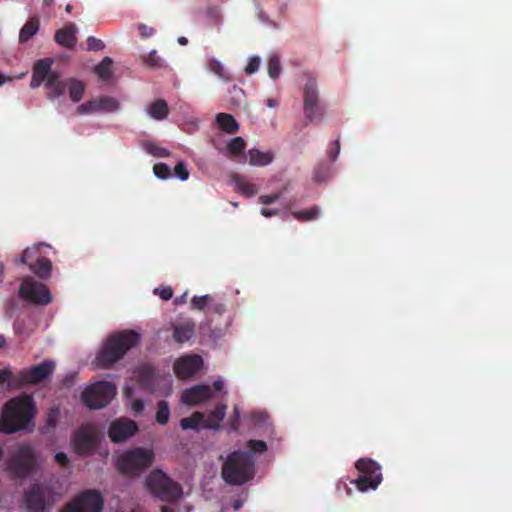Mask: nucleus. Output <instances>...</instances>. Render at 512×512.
<instances>
[{"instance_id": "nucleus-1", "label": "nucleus", "mask_w": 512, "mask_h": 512, "mask_svg": "<svg viewBox=\"0 0 512 512\" xmlns=\"http://www.w3.org/2000/svg\"><path fill=\"white\" fill-rule=\"evenodd\" d=\"M247 451L237 450L230 453L221 469L223 480L230 484L241 486L254 478L256 453L267 451V444L263 440L251 439L246 443Z\"/></svg>"}, {"instance_id": "nucleus-2", "label": "nucleus", "mask_w": 512, "mask_h": 512, "mask_svg": "<svg viewBox=\"0 0 512 512\" xmlns=\"http://www.w3.org/2000/svg\"><path fill=\"white\" fill-rule=\"evenodd\" d=\"M36 414L33 397L28 394L9 399L0 415V431L12 434L27 429Z\"/></svg>"}, {"instance_id": "nucleus-3", "label": "nucleus", "mask_w": 512, "mask_h": 512, "mask_svg": "<svg viewBox=\"0 0 512 512\" xmlns=\"http://www.w3.org/2000/svg\"><path fill=\"white\" fill-rule=\"evenodd\" d=\"M140 339V334L134 330H122L109 335L97 353V366L103 369L111 368L130 349L137 346Z\"/></svg>"}, {"instance_id": "nucleus-4", "label": "nucleus", "mask_w": 512, "mask_h": 512, "mask_svg": "<svg viewBox=\"0 0 512 512\" xmlns=\"http://www.w3.org/2000/svg\"><path fill=\"white\" fill-rule=\"evenodd\" d=\"M155 460L153 450L144 447L130 448L121 453L116 460L118 472L126 477H138L149 469Z\"/></svg>"}, {"instance_id": "nucleus-5", "label": "nucleus", "mask_w": 512, "mask_h": 512, "mask_svg": "<svg viewBox=\"0 0 512 512\" xmlns=\"http://www.w3.org/2000/svg\"><path fill=\"white\" fill-rule=\"evenodd\" d=\"M54 59L43 58L37 60L32 68L30 87H40L43 83L47 91V97L54 100L64 95V86L58 72L52 71Z\"/></svg>"}, {"instance_id": "nucleus-6", "label": "nucleus", "mask_w": 512, "mask_h": 512, "mask_svg": "<svg viewBox=\"0 0 512 512\" xmlns=\"http://www.w3.org/2000/svg\"><path fill=\"white\" fill-rule=\"evenodd\" d=\"M5 470L13 480H24L37 470V455L27 443L20 444L5 463Z\"/></svg>"}, {"instance_id": "nucleus-7", "label": "nucleus", "mask_w": 512, "mask_h": 512, "mask_svg": "<svg viewBox=\"0 0 512 512\" xmlns=\"http://www.w3.org/2000/svg\"><path fill=\"white\" fill-rule=\"evenodd\" d=\"M145 485L152 495L165 502H176L183 494L182 486L161 470L150 472Z\"/></svg>"}, {"instance_id": "nucleus-8", "label": "nucleus", "mask_w": 512, "mask_h": 512, "mask_svg": "<svg viewBox=\"0 0 512 512\" xmlns=\"http://www.w3.org/2000/svg\"><path fill=\"white\" fill-rule=\"evenodd\" d=\"M356 469L360 475L351 483L356 486L360 492L375 490L382 482L381 466L371 458H361L355 463Z\"/></svg>"}, {"instance_id": "nucleus-9", "label": "nucleus", "mask_w": 512, "mask_h": 512, "mask_svg": "<svg viewBox=\"0 0 512 512\" xmlns=\"http://www.w3.org/2000/svg\"><path fill=\"white\" fill-rule=\"evenodd\" d=\"M303 112L308 123H320L325 109L320 104L319 90L316 79L310 77L303 87Z\"/></svg>"}, {"instance_id": "nucleus-10", "label": "nucleus", "mask_w": 512, "mask_h": 512, "mask_svg": "<svg viewBox=\"0 0 512 512\" xmlns=\"http://www.w3.org/2000/svg\"><path fill=\"white\" fill-rule=\"evenodd\" d=\"M116 395V386L109 381H98L82 393V401L90 409H101Z\"/></svg>"}, {"instance_id": "nucleus-11", "label": "nucleus", "mask_w": 512, "mask_h": 512, "mask_svg": "<svg viewBox=\"0 0 512 512\" xmlns=\"http://www.w3.org/2000/svg\"><path fill=\"white\" fill-rule=\"evenodd\" d=\"M18 295L21 299L34 305L44 306L52 301V296L47 286L36 281L31 276L22 278Z\"/></svg>"}, {"instance_id": "nucleus-12", "label": "nucleus", "mask_w": 512, "mask_h": 512, "mask_svg": "<svg viewBox=\"0 0 512 512\" xmlns=\"http://www.w3.org/2000/svg\"><path fill=\"white\" fill-rule=\"evenodd\" d=\"M104 499L100 491L88 489L67 503L61 512H101Z\"/></svg>"}, {"instance_id": "nucleus-13", "label": "nucleus", "mask_w": 512, "mask_h": 512, "mask_svg": "<svg viewBox=\"0 0 512 512\" xmlns=\"http://www.w3.org/2000/svg\"><path fill=\"white\" fill-rule=\"evenodd\" d=\"M71 442L79 455L92 454L98 446L99 432L93 424H83L74 431Z\"/></svg>"}, {"instance_id": "nucleus-14", "label": "nucleus", "mask_w": 512, "mask_h": 512, "mask_svg": "<svg viewBox=\"0 0 512 512\" xmlns=\"http://www.w3.org/2000/svg\"><path fill=\"white\" fill-rule=\"evenodd\" d=\"M26 508L30 512H47L52 505V491L49 487L35 484L24 496Z\"/></svg>"}, {"instance_id": "nucleus-15", "label": "nucleus", "mask_w": 512, "mask_h": 512, "mask_svg": "<svg viewBox=\"0 0 512 512\" xmlns=\"http://www.w3.org/2000/svg\"><path fill=\"white\" fill-rule=\"evenodd\" d=\"M54 365L51 362H42L17 373L16 379L19 385L37 384L47 379L53 372Z\"/></svg>"}, {"instance_id": "nucleus-16", "label": "nucleus", "mask_w": 512, "mask_h": 512, "mask_svg": "<svg viewBox=\"0 0 512 512\" xmlns=\"http://www.w3.org/2000/svg\"><path fill=\"white\" fill-rule=\"evenodd\" d=\"M203 366V359L196 354L184 355L178 358L173 365L175 375L180 379L195 376Z\"/></svg>"}, {"instance_id": "nucleus-17", "label": "nucleus", "mask_w": 512, "mask_h": 512, "mask_svg": "<svg viewBox=\"0 0 512 512\" xmlns=\"http://www.w3.org/2000/svg\"><path fill=\"white\" fill-rule=\"evenodd\" d=\"M137 431L136 422L128 418H119L111 422L108 436L113 443H121L135 435Z\"/></svg>"}, {"instance_id": "nucleus-18", "label": "nucleus", "mask_w": 512, "mask_h": 512, "mask_svg": "<svg viewBox=\"0 0 512 512\" xmlns=\"http://www.w3.org/2000/svg\"><path fill=\"white\" fill-rule=\"evenodd\" d=\"M213 396L212 387L209 385H196L184 390L182 394V402L186 405H198Z\"/></svg>"}, {"instance_id": "nucleus-19", "label": "nucleus", "mask_w": 512, "mask_h": 512, "mask_svg": "<svg viewBox=\"0 0 512 512\" xmlns=\"http://www.w3.org/2000/svg\"><path fill=\"white\" fill-rule=\"evenodd\" d=\"M76 26L74 23H69L55 33V41L66 48H73L76 44Z\"/></svg>"}, {"instance_id": "nucleus-20", "label": "nucleus", "mask_w": 512, "mask_h": 512, "mask_svg": "<svg viewBox=\"0 0 512 512\" xmlns=\"http://www.w3.org/2000/svg\"><path fill=\"white\" fill-rule=\"evenodd\" d=\"M173 339L177 343H185L189 341L195 333V323L186 320L179 324H173Z\"/></svg>"}, {"instance_id": "nucleus-21", "label": "nucleus", "mask_w": 512, "mask_h": 512, "mask_svg": "<svg viewBox=\"0 0 512 512\" xmlns=\"http://www.w3.org/2000/svg\"><path fill=\"white\" fill-rule=\"evenodd\" d=\"M63 86H64V92L66 89H68L69 92V98L72 102H79L82 100L86 86L83 81L71 77L66 80H62Z\"/></svg>"}, {"instance_id": "nucleus-22", "label": "nucleus", "mask_w": 512, "mask_h": 512, "mask_svg": "<svg viewBox=\"0 0 512 512\" xmlns=\"http://www.w3.org/2000/svg\"><path fill=\"white\" fill-rule=\"evenodd\" d=\"M226 405H218L213 409L207 416V418H204V424L203 428L208 429H218L220 422L224 419L226 414Z\"/></svg>"}, {"instance_id": "nucleus-23", "label": "nucleus", "mask_w": 512, "mask_h": 512, "mask_svg": "<svg viewBox=\"0 0 512 512\" xmlns=\"http://www.w3.org/2000/svg\"><path fill=\"white\" fill-rule=\"evenodd\" d=\"M249 164L253 166H266L273 161L274 155L270 151L262 152L258 149L248 151Z\"/></svg>"}, {"instance_id": "nucleus-24", "label": "nucleus", "mask_w": 512, "mask_h": 512, "mask_svg": "<svg viewBox=\"0 0 512 512\" xmlns=\"http://www.w3.org/2000/svg\"><path fill=\"white\" fill-rule=\"evenodd\" d=\"M156 375V369L151 365H142L136 371L138 381L146 388L153 386Z\"/></svg>"}, {"instance_id": "nucleus-25", "label": "nucleus", "mask_w": 512, "mask_h": 512, "mask_svg": "<svg viewBox=\"0 0 512 512\" xmlns=\"http://www.w3.org/2000/svg\"><path fill=\"white\" fill-rule=\"evenodd\" d=\"M51 269L52 263L46 257H37L34 263H30V270L42 279H46L50 276Z\"/></svg>"}, {"instance_id": "nucleus-26", "label": "nucleus", "mask_w": 512, "mask_h": 512, "mask_svg": "<svg viewBox=\"0 0 512 512\" xmlns=\"http://www.w3.org/2000/svg\"><path fill=\"white\" fill-rule=\"evenodd\" d=\"M216 121L219 127L229 134H234L239 129L237 121L231 114L219 113L216 116Z\"/></svg>"}, {"instance_id": "nucleus-27", "label": "nucleus", "mask_w": 512, "mask_h": 512, "mask_svg": "<svg viewBox=\"0 0 512 512\" xmlns=\"http://www.w3.org/2000/svg\"><path fill=\"white\" fill-rule=\"evenodd\" d=\"M149 115L155 120H163L168 116L169 109L165 100L158 99L148 107Z\"/></svg>"}, {"instance_id": "nucleus-28", "label": "nucleus", "mask_w": 512, "mask_h": 512, "mask_svg": "<svg viewBox=\"0 0 512 512\" xmlns=\"http://www.w3.org/2000/svg\"><path fill=\"white\" fill-rule=\"evenodd\" d=\"M38 30L39 19L37 17L30 18L20 30L19 41L21 43L27 42L37 33Z\"/></svg>"}, {"instance_id": "nucleus-29", "label": "nucleus", "mask_w": 512, "mask_h": 512, "mask_svg": "<svg viewBox=\"0 0 512 512\" xmlns=\"http://www.w3.org/2000/svg\"><path fill=\"white\" fill-rule=\"evenodd\" d=\"M204 422L203 413L196 411L190 417L182 418L180 420V426L183 430H199L200 428H203Z\"/></svg>"}, {"instance_id": "nucleus-30", "label": "nucleus", "mask_w": 512, "mask_h": 512, "mask_svg": "<svg viewBox=\"0 0 512 512\" xmlns=\"http://www.w3.org/2000/svg\"><path fill=\"white\" fill-rule=\"evenodd\" d=\"M112 65V58L106 56L98 65L95 66L94 72L100 79L108 81L112 77Z\"/></svg>"}, {"instance_id": "nucleus-31", "label": "nucleus", "mask_w": 512, "mask_h": 512, "mask_svg": "<svg viewBox=\"0 0 512 512\" xmlns=\"http://www.w3.org/2000/svg\"><path fill=\"white\" fill-rule=\"evenodd\" d=\"M320 213V208L318 206H313L306 210L294 211L292 216L301 222H308L317 219Z\"/></svg>"}, {"instance_id": "nucleus-32", "label": "nucleus", "mask_w": 512, "mask_h": 512, "mask_svg": "<svg viewBox=\"0 0 512 512\" xmlns=\"http://www.w3.org/2000/svg\"><path fill=\"white\" fill-rule=\"evenodd\" d=\"M234 180L238 190L245 196L251 197L257 193L255 185L246 181L242 176L236 175Z\"/></svg>"}, {"instance_id": "nucleus-33", "label": "nucleus", "mask_w": 512, "mask_h": 512, "mask_svg": "<svg viewBox=\"0 0 512 512\" xmlns=\"http://www.w3.org/2000/svg\"><path fill=\"white\" fill-rule=\"evenodd\" d=\"M96 100L98 105V112H113L116 111L119 107L117 100L112 97L104 96L96 98Z\"/></svg>"}, {"instance_id": "nucleus-34", "label": "nucleus", "mask_w": 512, "mask_h": 512, "mask_svg": "<svg viewBox=\"0 0 512 512\" xmlns=\"http://www.w3.org/2000/svg\"><path fill=\"white\" fill-rule=\"evenodd\" d=\"M144 150L154 157H168L170 152L163 147L158 146L155 142L146 141L143 144Z\"/></svg>"}, {"instance_id": "nucleus-35", "label": "nucleus", "mask_w": 512, "mask_h": 512, "mask_svg": "<svg viewBox=\"0 0 512 512\" xmlns=\"http://www.w3.org/2000/svg\"><path fill=\"white\" fill-rule=\"evenodd\" d=\"M245 147V140L242 137H235L229 142L227 149L232 156L237 157L243 153Z\"/></svg>"}, {"instance_id": "nucleus-36", "label": "nucleus", "mask_w": 512, "mask_h": 512, "mask_svg": "<svg viewBox=\"0 0 512 512\" xmlns=\"http://www.w3.org/2000/svg\"><path fill=\"white\" fill-rule=\"evenodd\" d=\"M170 417V409L168 402L165 400H161L158 402V410L156 413V421L161 424H167Z\"/></svg>"}, {"instance_id": "nucleus-37", "label": "nucleus", "mask_w": 512, "mask_h": 512, "mask_svg": "<svg viewBox=\"0 0 512 512\" xmlns=\"http://www.w3.org/2000/svg\"><path fill=\"white\" fill-rule=\"evenodd\" d=\"M39 250L37 247H28L26 248L20 259L15 261V263L27 264L30 267V263H34V260L38 257Z\"/></svg>"}, {"instance_id": "nucleus-38", "label": "nucleus", "mask_w": 512, "mask_h": 512, "mask_svg": "<svg viewBox=\"0 0 512 512\" xmlns=\"http://www.w3.org/2000/svg\"><path fill=\"white\" fill-rule=\"evenodd\" d=\"M281 73L280 59L277 55L270 56L268 60V75L277 79Z\"/></svg>"}, {"instance_id": "nucleus-39", "label": "nucleus", "mask_w": 512, "mask_h": 512, "mask_svg": "<svg viewBox=\"0 0 512 512\" xmlns=\"http://www.w3.org/2000/svg\"><path fill=\"white\" fill-rule=\"evenodd\" d=\"M98 112L97 100H89L76 108V113L79 115L92 114Z\"/></svg>"}, {"instance_id": "nucleus-40", "label": "nucleus", "mask_w": 512, "mask_h": 512, "mask_svg": "<svg viewBox=\"0 0 512 512\" xmlns=\"http://www.w3.org/2000/svg\"><path fill=\"white\" fill-rule=\"evenodd\" d=\"M144 63L153 69L160 68L163 66V60L157 55L155 50L151 51L148 55L143 57Z\"/></svg>"}, {"instance_id": "nucleus-41", "label": "nucleus", "mask_w": 512, "mask_h": 512, "mask_svg": "<svg viewBox=\"0 0 512 512\" xmlns=\"http://www.w3.org/2000/svg\"><path fill=\"white\" fill-rule=\"evenodd\" d=\"M209 69L211 72L216 74L219 78H221L225 81L230 80V76L226 73L223 65L218 60L212 59L209 62Z\"/></svg>"}, {"instance_id": "nucleus-42", "label": "nucleus", "mask_w": 512, "mask_h": 512, "mask_svg": "<svg viewBox=\"0 0 512 512\" xmlns=\"http://www.w3.org/2000/svg\"><path fill=\"white\" fill-rule=\"evenodd\" d=\"M153 172L156 175V177L160 179H167L172 174L170 167L165 163L155 164L153 167Z\"/></svg>"}, {"instance_id": "nucleus-43", "label": "nucleus", "mask_w": 512, "mask_h": 512, "mask_svg": "<svg viewBox=\"0 0 512 512\" xmlns=\"http://www.w3.org/2000/svg\"><path fill=\"white\" fill-rule=\"evenodd\" d=\"M211 298L208 295L194 296L191 300L192 309L203 311L207 307Z\"/></svg>"}, {"instance_id": "nucleus-44", "label": "nucleus", "mask_w": 512, "mask_h": 512, "mask_svg": "<svg viewBox=\"0 0 512 512\" xmlns=\"http://www.w3.org/2000/svg\"><path fill=\"white\" fill-rule=\"evenodd\" d=\"M329 168L324 165H319L314 169V180L317 183H322L328 179Z\"/></svg>"}, {"instance_id": "nucleus-45", "label": "nucleus", "mask_w": 512, "mask_h": 512, "mask_svg": "<svg viewBox=\"0 0 512 512\" xmlns=\"http://www.w3.org/2000/svg\"><path fill=\"white\" fill-rule=\"evenodd\" d=\"M105 48V44L102 40L90 36L87 38V49L89 51H102Z\"/></svg>"}, {"instance_id": "nucleus-46", "label": "nucleus", "mask_w": 512, "mask_h": 512, "mask_svg": "<svg viewBox=\"0 0 512 512\" xmlns=\"http://www.w3.org/2000/svg\"><path fill=\"white\" fill-rule=\"evenodd\" d=\"M261 59L259 56L250 57L247 66L244 71L246 74L250 75L255 73L260 67Z\"/></svg>"}, {"instance_id": "nucleus-47", "label": "nucleus", "mask_w": 512, "mask_h": 512, "mask_svg": "<svg viewBox=\"0 0 512 512\" xmlns=\"http://www.w3.org/2000/svg\"><path fill=\"white\" fill-rule=\"evenodd\" d=\"M174 174L182 181H185L189 178V171L187 170L185 164L182 161L176 164L174 168Z\"/></svg>"}, {"instance_id": "nucleus-48", "label": "nucleus", "mask_w": 512, "mask_h": 512, "mask_svg": "<svg viewBox=\"0 0 512 512\" xmlns=\"http://www.w3.org/2000/svg\"><path fill=\"white\" fill-rule=\"evenodd\" d=\"M281 197H282V192H277V193L270 194V195H261L259 197V202L264 205H269V204L276 202Z\"/></svg>"}, {"instance_id": "nucleus-49", "label": "nucleus", "mask_w": 512, "mask_h": 512, "mask_svg": "<svg viewBox=\"0 0 512 512\" xmlns=\"http://www.w3.org/2000/svg\"><path fill=\"white\" fill-rule=\"evenodd\" d=\"M5 382L17 383L16 375L14 376L9 369H0V383Z\"/></svg>"}, {"instance_id": "nucleus-50", "label": "nucleus", "mask_w": 512, "mask_h": 512, "mask_svg": "<svg viewBox=\"0 0 512 512\" xmlns=\"http://www.w3.org/2000/svg\"><path fill=\"white\" fill-rule=\"evenodd\" d=\"M155 294H158L159 297L163 300H170L173 297V290L171 287H163L161 289H155Z\"/></svg>"}, {"instance_id": "nucleus-51", "label": "nucleus", "mask_w": 512, "mask_h": 512, "mask_svg": "<svg viewBox=\"0 0 512 512\" xmlns=\"http://www.w3.org/2000/svg\"><path fill=\"white\" fill-rule=\"evenodd\" d=\"M269 416L265 412H257L252 415V419L254 420L255 424L257 425H263L268 420Z\"/></svg>"}, {"instance_id": "nucleus-52", "label": "nucleus", "mask_w": 512, "mask_h": 512, "mask_svg": "<svg viewBox=\"0 0 512 512\" xmlns=\"http://www.w3.org/2000/svg\"><path fill=\"white\" fill-rule=\"evenodd\" d=\"M54 459L61 467H67L69 465L68 456L64 452L56 453Z\"/></svg>"}, {"instance_id": "nucleus-53", "label": "nucleus", "mask_w": 512, "mask_h": 512, "mask_svg": "<svg viewBox=\"0 0 512 512\" xmlns=\"http://www.w3.org/2000/svg\"><path fill=\"white\" fill-rule=\"evenodd\" d=\"M138 29L143 38H148L152 36L155 32L154 28L148 27L145 24H140Z\"/></svg>"}, {"instance_id": "nucleus-54", "label": "nucleus", "mask_w": 512, "mask_h": 512, "mask_svg": "<svg viewBox=\"0 0 512 512\" xmlns=\"http://www.w3.org/2000/svg\"><path fill=\"white\" fill-rule=\"evenodd\" d=\"M340 152V142L339 140L337 139L335 142H334V147L331 148L328 152V155H329V158L332 160V161H335L338 154Z\"/></svg>"}, {"instance_id": "nucleus-55", "label": "nucleus", "mask_w": 512, "mask_h": 512, "mask_svg": "<svg viewBox=\"0 0 512 512\" xmlns=\"http://www.w3.org/2000/svg\"><path fill=\"white\" fill-rule=\"evenodd\" d=\"M239 418H240L239 409H238V407H235L234 410H233V419H232V422H231L232 429H234V430L238 429V427H239Z\"/></svg>"}, {"instance_id": "nucleus-56", "label": "nucleus", "mask_w": 512, "mask_h": 512, "mask_svg": "<svg viewBox=\"0 0 512 512\" xmlns=\"http://www.w3.org/2000/svg\"><path fill=\"white\" fill-rule=\"evenodd\" d=\"M144 401L142 399H136L132 403V409L137 413H142L144 411Z\"/></svg>"}, {"instance_id": "nucleus-57", "label": "nucleus", "mask_w": 512, "mask_h": 512, "mask_svg": "<svg viewBox=\"0 0 512 512\" xmlns=\"http://www.w3.org/2000/svg\"><path fill=\"white\" fill-rule=\"evenodd\" d=\"M261 214L264 216V217H272V216H275L278 214V210L276 209H266V208H262L261 209Z\"/></svg>"}, {"instance_id": "nucleus-58", "label": "nucleus", "mask_w": 512, "mask_h": 512, "mask_svg": "<svg viewBox=\"0 0 512 512\" xmlns=\"http://www.w3.org/2000/svg\"><path fill=\"white\" fill-rule=\"evenodd\" d=\"M266 104L270 108H275V107H277L279 105V102H278L277 99L268 98L267 101H266Z\"/></svg>"}, {"instance_id": "nucleus-59", "label": "nucleus", "mask_w": 512, "mask_h": 512, "mask_svg": "<svg viewBox=\"0 0 512 512\" xmlns=\"http://www.w3.org/2000/svg\"><path fill=\"white\" fill-rule=\"evenodd\" d=\"M224 383L222 380H216L213 382V389L215 391H221L223 389Z\"/></svg>"}, {"instance_id": "nucleus-60", "label": "nucleus", "mask_w": 512, "mask_h": 512, "mask_svg": "<svg viewBox=\"0 0 512 512\" xmlns=\"http://www.w3.org/2000/svg\"><path fill=\"white\" fill-rule=\"evenodd\" d=\"M47 424L49 426H55L56 425V420L54 418V416L52 414H49L48 418H47Z\"/></svg>"}, {"instance_id": "nucleus-61", "label": "nucleus", "mask_w": 512, "mask_h": 512, "mask_svg": "<svg viewBox=\"0 0 512 512\" xmlns=\"http://www.w3.org/2000/svg\"><path fill=\"white\" fill-rule=\"evenodd\" d=\"M214 311L221 314L224 311V306L222 304H218L214 307Z\"/></svg>"}, {"instance_id": "nucleus-62", "label": "nucleus", "mask_w": 512, "mask_h": 512, "mask_svg": "<svg viewBox=\"0 0 512 512\" xmlns=\"http://www.w3.org/2000/svg\"><path fill=\"white\" fill-rule=\"evenodd\" d=\"M161 512H175L174 509L170 506H167V505H163L161 507Z\"/></svg>"}, {"instance_id": "nucleus-63", "label": "nucleus", "mask_w": 512, "mask_h": 512, "mask_svg": "<svg viewBox=\"0 0 512 512\" xmlns=\"http://www.w3.org/2000/svg\"><path fill=\"white\" fill-rule=\"evenodd\" d=\"M185 297H186V293H185L184 295H182L181 297L176 298V299H175V303H176V304H182V303H184V302H185Z\"/></svg>"}, {"instance_id": "nucleus-64", "label": "nucleus", "mask_w": 512, "mask_h": 512, "mask_svg": "<svg viewBox=\"0 0 512 512\" xmlns=\"http://www.w3.org/2000/svg\"><path fill=\"white\" fill-rule=\"evenodd\" d=\"M6 344V338L4 335L0 334V349L3 348Z\"/></svg>"}]
</instances>
